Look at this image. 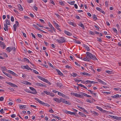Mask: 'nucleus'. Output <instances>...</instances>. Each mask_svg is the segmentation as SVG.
Segmentation results:
<instances>
[{
	"label": "nucleus",
	"mask_w": 121,
	"mask_h": 121,
	"mask_svg": "<svg viewBox=\"0 0 121 121\" xmlns=\"http://www.w3.org/2000/svg\"><path fill=\"white\" fill-rule=\"evenodd\" d=\"M24 90L26 92L29 93H30V91L28 89H25Z\"/></svg>",
	"instance_id": "864d4df0"
},
{
	"label": "nucleus",
	"mask_w": 121,
	"mask_h": 121,
	"mask_svg": "<svg viewBox=\"0 0 121 121\" xmlns=\"http://www.w3.org/2000/svg\"><path fill=\"white\" fill-rule=\"evenodd\" d=\"M20 108L21 109H22L23 108H26V105H20Z\"/></svg>",
	"instance_id": "7c9ffc66"
},
{
	"label": "nucleus",
	"mask_w": 121,
	"mask_h": 121,
	"mask_svg": "<svg viewBox=\"0 0 121 121\" xmlns=\"http://www.w3.org/2000/svg\"><path fill=\"white\" fill-rule=\"evenodd\" d=\"M80 94H78V97L80 98H82L84 96H85V94H86L85 93L81 92L80 93Z\"/></svg>",
	"instance_id": "39448f33"
},
{
	"label": "nucleus",
	"mask_w": 121,
	"mask_h": 121,
	"mask_svg": "<svg viewBox=\"0 0 121 121\" xmlns=\"http://www.w3.org/2000/svg\"><path fill=\"white\" fill-rule=\"evenodd\" d=\"M60 103L62 102L63 103H65V99H64L62 98H60Z\"/></svg>",
	"instance_id": "473e14b6"
},
{
	"label": "nucleus",
	"mask_w": 121,
	"mask_h": 121,
	"mask_svg": "<svg viewBox=\"0 0 121 121\" xmlns=\"http://www.w3.org/2000/svg\"><path fill=\"white\" fill-rule=\"evenodd\" d=\"M80 73L83 76L87 75L90 76L91 75L90 74L86 73L85 72H81Z\"/></svg>",
	"instance_id": "423d86ee"
},
{
	"label": "nucleus",
	"mask_w": 121,
	"mask_h": 121,
	"mask_svg": "<svg viewBox=\"0 0 121 121\" xmlns=\"http://www.w3.org/2000/svg\"><path fill=\"white\" fill-rule=\"evenodd\" d=\"M3 73H4V74L5 75H6V76H7L8 77L10 78H12V77L10 74L9 73H7L4 72H3Z\"/></svg>",
	"instance_id": "1a4fd4ad"
},
{
	"label": "nucleus",
	"mask_w": 121,
	"mask_h": 121,
	"mask_svg": "<svg viewBox=\"0 0 121 121\" xmlns=\"http://www.w3.org/2000/svg\"><path fill=\"white\" fill-rule=\"evenodd\" d=\"M36 85L38 86H42V87H46V86L45 85L43 84L37 82L36 83Z\"/></svg>",
	"instance_id": "6e6552de"
},
{
	"label": "nucleus",
	"mask_w": 121,
	"mask_h": 121,
	"mask_svg": "<svg viewBox=\"0 0 121 121\" xmlns=\"http://www.w3.org/2000/svg\"><path fill=\"white\" fill-rule=\"evenodd\" d=\"M67 3L73 5L74 4L75 1H71L67 2Z\"/></svg>",
	"instance_id": "c756f323"
},
{
	"label": "nucleus",
	"mask_w": 121,
	"mask_h": 121,
	"mask_svg": "<svg viewBox=\"0 0 121 121\" xmlns=\"http://www.w3.org/2000/svg\"><path fill=\"white\" fill-rule=\"evenodd\" d=\"M43 92L44 93L47 95H49L50 94V92L47 91H43Z\"/></svg>",
	"instance_id": "c03bdc74"
},
{
	"label": "nucleus",
	"mask_w": 121,
	"mask_h": 121,
	"mask_svg": "<svg viewBox=\"0 0 121 121\" xmlns=\"http://www.w3.org/2000/svg\"><path fill=\"white\" fill-rule=\"evenodd\" d=\"M93 18L95 20V21H96L97 19V18L96 17V16L95 15H94L93 17Z\"/></svg>",
	"instance_id": "79ce46f5"
},
{
	"label": "nucleus",
	"mask_w": 121,
	"mask_h": 121,
	"mask_svg": "<svg viewBox=\"0 0 121 121\" xmlns=\"http://www.w3.org/2000/svg\"><path fill=\"white\" fill-rule=\"evenodd\" d=\"M8 84L11 86L15 87H17L18 86L17 85H15V84H13L11 82H8Z\"/></svg>",
	"instance_id": "9d476101"
},
{
	"label": "nucleus",
	"mask_w": 121,
	"mask_h": 121,
	"mask_svg": "<svg viewBox=\"0 0 121 121\" xmlns=\"http://www.w3.org/2000/svg\"><path fill=\"white\" fill-rule=\"evenodd\" d=\"M27 1L29 3H32L33 1V0H27Z\"/></svg>",
	"instance_id": "a18cd8bd"
},
{
	"label": "nucleus",
	"mask_w": 121,
	"mask_h": 121,
	"mask_svg": "<svg viewBox=\"0 0 121 121\" xmlns=\"http://www.w3.org/2000/svg\"><path fill=\"white\" fill-rule=\"evenodd\" d=\"M6 50L7 51H9V52H10L12 50L11 48L10 47H9L7 48Z\"/></svg>",
	"instance_id": "c85d7f7f"
},
{
	"label": "nucleus",
	"mask_w": 121,
	"mask_h": 121,
	"mask_svg": "<svg viewBox=\"0 0 121 121\" xmlns=\"http://www.w3.org/2000/svg\"><path fill=\"white\" fill-rule=\"evenodd\" d=\"M84 47L88 51H90V49L89 48V47L88 46L84 44Z\"/></svg>",
	"instance_id": "a211bd4d"
},
{
	"label": "nucleus",
	"mask_w": 121,
	"mask_h": 121,
	"mask_svg": "<svg viewBox=\"0 0 121 121\" xmlns=\"http://www.w3.org/2000/svg\"><path fill=\"white\" fill-rule=\"evenodd\" d=\"M44 82L47 83L48 84H49V85H50L51 84L50 82L46 79H45Z\"/></svg>",
	"instance_id": "e433bc0d"
},
{
	"label": "nucleus",
	"mask_w": 121,
	"mask_h": 121,
	"mask_svg": "<svg viewBox=\"0 0 121 121\" xmlns=\"http://www.w3.org/2000/svg\"><path fill=\"white\" fill-rule=\"evenodd\" d=\"M64 112L66 113L73 115L75 114L74 112H71L68 111L66 110H64Z\"/></svg>",
	"instance_id": "20e7f679"
},
{
	"label": "nucleus",
	"mask_w": 121,
	"mask_h": 121,
	"mask_svg": "<svg viewBox=\"0 0 121 121\" xmlns=\"http://www.w3.org/2000/svg\"><path fill=\"white\" fill-rule=\"evenodd\" d=\"M37 77L39 79L41 80L43 82H44V81L45 79V78L39 76H37Z\"/></svg>",
	"instance_id": "f3484780"
},
{
	"label": "nucleus",
	"mask_w": 121,
	"mask_h": 121,
	"mask_svg": "<svg viewBox=\"0 0 121 121\" xmlns=\"http://www.w3.org/2000/svg\"><path fill=\"white\" fill-rule=\"evenodd\" d=\"M23 60L24 61H27L28 63L30 62L29 60L28 59L26 58H23Z\"/></svg>",
	"instance_id": "58836bf2"
},
{
	"label": "nucleus",
	"mask_w": 121,
	"mask_h": 121,
	"mask_svg": "<svg viewBox=\"0 0 121 121\" xmlns=\"http://www.w3.org/2000/svg\"><path fill=\"white\" fill-rule=\"evenodd\" d=\"M30 93H32L34 94H35L37 93V92L36 91V90H35V91H30Z\"/></svg>",
	"instance_id": "72a5a7b5"
},
{
	"label": "nucleus",
	"mask_w": 121,
	"mask_h": 121,
	"mask_svg": "<svg viewBox=\"0 0 121 121\" xmlns=\"http://www.w3.org/2000/svg\"><path fill=\"white\" fill-rule=\"evenodd\" d=\"M1 69L2 71L4 72V71H6L7 70L6 67L5 66H2L1 67Z\"/></svg>",
	"instance_id": "5701e85b"
},
{
	"label": "nucleus",
	"mask_w": 121,
	"mask_h": 121,
	"mask_svg": "<svg viewBox=\"0 0 121 121\" xmlns=\"http://www.w3.org/2000/svg\"><path fill=\"white\" fill-rule=\"evenodd\" d=\"M86 56H88L89 57V58L90 59V60L91 59L94 60H97L95 55H93L90 52H86Z\"/></svg>",
	"instance_id": "f257e3e1"
},
{
	"label": "nucleus",
	"mask_w": 121,
	"mask_h": 121,
	"mask_svg": "<svg viewBox=\"0 0 121 121\" xmlns=\"http://www.w3.org/2000/svg\"><path fill=\"white\" fill-rule=\"evenodd\" d=\"M71 94L75 96L78 97V94L75 93H71Z\"/></svg>",
	"instance_id": "a878e982"
},
{
	"label": "nucleus",
	"mask_w": 121,
	"mask_h": 121,
	"mask_svg": "<svg viewBox=\"0 0 121 121\" xmlns=\"http://www.w3.org/2000/svg\"><path fill=\"white\" fill-rule=\"evenodd\" d=\"M115 119L117 120H121V117H115Z\"/></svg>",
	"instance_id": "a19ab883"
},
{
	"label": "nucleus",
	"mask_w": 121,
	"mask_h": 121,
	"mask_svg": "<svg viewBox=\"0 0 121 121\" xmlns=\"http://www.w3.org/2000/svg\"><path fill=\"white\" fill-rule=\"evenodd\" d=\"M33 71L34 73L36 74H38L39 73L35 70H34Z\"/></svg>",
	"instance_id": "13d9d810"
},
{
	"label": "nucleus",
	"mask_w": 121,
	"mask_h": 121,
	"mask_svg": "<svg viewBox=\"0 0 121 121\" xmlns=\"http://www.w3.org/2000/svg\"><path fill=\"white\" fill-rule=\"evenodd\" d=\"M69 24L70 25H72L73 26H74V23L73 22H70L69 23Z\"/></svg>",
	"instance_id": "8fccbe9b"
},
{
	"label": "nucleus",
	"mask_w": 121,
	"mask_h": 121,
	"mask_svg": "<svg viewBox=\"0 0 121 121\" xmlns=\"http://www.w3.org/2000/svg\"><path fill=\"white\" fill-rule=\"evenodd\" d=\"M56 41L59 43H62L65 42L64 38L62 37H60L59 39H57Z\"/></svg>",
	"instance_id": "f03ea898"
},
{
	"label": "nucleus",
	"mask_w": 121,
	"mask_h": 121,
	"mask_svg": "<svg viewBox=\"0 0 121 121\" xmlns=\"http://www.w3.org/2000/svg\"><path fill=\"white\" fill-rule=\"evenodd\" d=\"M39 20L41 22L43 23H45V22L43 20L41 19H39Z\"/></svg>",
	"instance_id": "0e129e2a"
},
{
	"label": "nucleus",
	"mask_w": 121,
	"mask_h": 121,
	"mask_svg": "<svg viewBox=\"0 0 121 121\" xmlns=\"http://www.w3.org/2000/svg\"><path fill=\"white\" fill-rule=\"evenodd\" d=\"M11 21L13 22L14 21V18L13 16H12L11 17Z\"/></svg>",
	"instance_id": "774afa93"
},
{
	"label": "nucleus",
	"mask_w": 121,
	"mask_h": 121,
	"mask_svg": "<svg viewBox=\"0 0 121 121\" xmlns=\"http://www.w3.org/2000/svg\"><path fill=\"white\" fill-rule=\"evenodd\" d=\"M14 30V31H16L17 29V26L16 24H15L13 26Z\"/></svg>",
	"instance_id": "4c0bfd02"
},
{
	"label": "nucleus",
	"mask_w": 121,
	"mask_h": 121,
	"mask_svg": "<svg viewBox=\"0 0 121 121\" xmlns=\"http://www.w3.org/2000/svg\"><path fill=\"white\" fill-rule=\"evenodd\" d=\"M35 99L39 103V102L40 101V100H39V99H38V98H35Z\"/></svg>",
	"instance_id": "69168bd1"
},
{
	"label": "nucleus",
	"mask_w": 121,
	"mask_h": 121,
	"mask_svg": "<svg viewBox=\"0 0 121 121\" xmlns=\"http://www.w3.org/2000/svg\"><path fill=\"white\" fill-rule=\"evenodd\" d=\"M91 81L89 80H87L85 82V83L86 84H87L88 83H90L91 84Z\"/></svg>",
	"instance_id": "de8ad7c7"
},
{
	"label": "nucleus",
	"mask_w": 121,
	"mask_h": 121,
	"mask_svg": "<svg viewBox=\"0 0 121 121\" xmlns=\"http://www.w3.org/2000/svg\"><path fill=\"white\" fill-rule=\"evenodd\" d=\"M83 60H84L85 61H90V59L89 58V57L88 56H87L85 57H84L83 59Z\"/></svg>",
	"instance_id": "2eb2a0df"
},
{
	"label": "nucleus",
	"mask_w": 121,
	"mask_h": 121,
	"mask_svg": "<svg viewBox=\"0 0 121 121\" xmlns=\"http://www.w3.org/2000/svg\"><path fill=\"white\" fill-rule=\"evenodd\" d=\"M77 74L74 72H73L72 73V74H71V75L74 77H76L77 76Z\"/></svg>",
	"instance_id": "ea45409f"
},
{
	"label": "nucleus",
	"mask_w": 121,
	"mask_h": 121,
	"mask_svg": "<svg viewBox=\"0 0 121 121\" xmlns=\"http://www.w3.org/2000/svg\"><path fill=\"white\" fill-rule=\"evenodd\" d=\"M0 45L2 46L3 47V49H4L5 48V44L1 41H0Z\"/></svg>",
	"instance_id": "ddd939ff"
},
{
	"label": "nucleus",
	"mask_w": 121,
	"mask_h": 121,
	"mask_svg": "<svg viewBox=\"0 0 121 121\" xmlns=\"http://www.w3.org/2000/svg\"><path fill=\"white\" fill-rule=\"evenodd\" d=\"M6 24L7 25H10V21L9 20L7 19H6L5 20Z\"/></svg>",
	"instance_id": "b1692460"
},
{
	"label": "nucleus",
	"mask_w": 121,
	"mask_h": 121,
	"mask_svg": "<svg viewBox=\"0 0 121 121\" xmlns=\"http://www.w3.org/2000/svg\"><path fill=\"white\" fill-rule=\"evenodd\" d=\"M18 9L21 11H22L23 10V8L20 4H18L17 5Z\"/></svg>",
	"instance_id": "f8f14e48"
},
{
	"label": "nucleus",
	"mask_w": 121,
	"mask_h": 121,
	"mask_svg": "<svg viewBox=\"0 0 121 121\" xmlns=\"http://www.w3.org/2000/svg\"><path fill=\"white\" fill-rule=\"evenodd\" d=\"M96 108L98 109L99 110L101 111H102L103 110L102 108L100 107H99L98 106H96Z\"/></svg>",
	"instance_id": "2f4dec72"
},
{
	"label": "nucleus",
	"mask_w": 121,
	"mask_h": 121,
	"mask_svg": "<svg viewBox=\"0 0 121 121\" xmlns=\"http://www.w3.org/2000/svg\"><path fill=\"white\" fill-rule=\"evenodd\" d=\"M111 97L114 98H117L119 97V95L118 94H117L112 96Z\"/></svg>",
	"instance_id": "4be33fe9"
},
{
	"label": "nucleus",
	"mask_w": 121,
	"mask_h": 121,
	"mask_svg": "<svg viewBox=\"0 0 121 121\" xmlns=\"http://www.w3.org/2000/svg\"><path fill=\"white\" fill-rule=\"evenodd\" d=\"M56 84L57 85V86H59V87H61L62 86V84L59 82H56Z\"/></svg>",
	"instance_id": "aec40b11"
},
{
	"label": "nucleus",
	"mask_w": 121,
	"mask_h": 121,
	"mask_svg": "<svg viewBox=\"0 0 121 121\" xmlns=\"http://www.w3.org/2000/svg\"><path fill=\"white\" fill-rule=\"evenodd\" d=\"M59 3L60 5L62 6H64L65 5V4L61 0L59 2Z\"/></svg>",
	"instance_id": "c9c22d12"
},
{
	"label": "nucleus",
	"mask_w": 121,
	"mask_h": 121,
	"mask_svg": "<svg viewBox=\"0 0 121 121\" xmlns=\"http://www.w3.org/2000/svg\"><path fill=\"white\" fill-rule=\"evenodd\" d=\"M29 88L32 91H35V89H34V88L33 87H30Z\"/></svg>",
	"instance_id": "bf43d9fd"
},
{
	"label": "nucleus",
	"mask_w": 121,
	"mask_h": 121,
	"mask_svg": "<svg viewBox=\"0 0 121 121\" xmlns=\"http://www.w3.org/2000/svg\"><path fill=\"white\" fill-rule=\"evenodd\" d=\"M97 80H98V81L101 84H102L103 85H106L107 84L105 82H104V81H102V80H101L100 79H98Z\"/></svg>",
	"instance_id": "0eeeda50"
},
{
	"label": "nucleus",
	"mask_w": 121,
	"mask_h": 121,
	"mask_svg": "<svg viewBox=\"0 0 121 121\" xmlns=\"http://www.w3.org/2000/svg\"><path fill=\"white\" fill-rule=\"evenodd\" d=\"M65 104H68V105H70L71 104V103L70 102L68 101H66L65 100V103H64Z\"/></svg>",
	"instance_id": "49530a36"
},
{
	"label": "nucleus",
	"mask_w": 121,
	"mask_h": 121,
	"mask_svg": "<svg viewBox=\"0 0 121 121\" xmlns=\"http://www.w3.org/2000/svg\"><path fill=\"white\" fill-rule=\"evenodd\" d=\"M0 112L2 114H3L4 113V111L3 109H2L0 110Z\"/></svg>",
	"instance_id": "6e6d98bb"
},
{
	"label": "nucleus",
	"mask_w": 121,
	"mask_h": 121,
	"mask_svg": "<svg viewBox=\"0 0 121 121\" xmlns=\"http://www.w3.org/2000/svg\"><path fill=\"white\" fill-rule=\"evenodd\" d=\"M79 26H80L83 29H84V26L83 24L81 22H80L79 24Z\"/></svg>",
	"instance_id": "393cba45"
},
{
	"label": "nucleus",
	"mask_w": 121,
	"mask_h": 121,
	"mask_svg": "<svg viewBox=\"0 0 121 121\" xmlns=\"http://www.w3.org/2000/svg\"><path fill=\"white\" fill-rule=\"evenodd\" d=\"M52 115L54 118H57L59 120H60L61 119V118L60 117H59L57 116H56L53 114H52Z\"/></svg>",
	"instance_id": "bb28decb"
},
{
	"label": "nucleus",
	"mask_w": 121,
	"mask_h": 121,
	"mask_svg": "<svg viewBox=\"0 0 121 121\" xmlns=\"http://www.w3.org/2000/svg\"><path fill=\"white\" fill-rule=\"evenodd\" d=\"M91 113H93V114L95 115H97L98 114V113L94 111H92L91 110Z\"/></svg>",
	"instance_id": "f704fd0d"
},
{
	"label": "nucleus",
	"mask_w": 121,
	"mask_h": 121,
	"mask_svg": "<svg viewBox=\"0 0 121 121\" xmlns=\"http://www.w3.org/2000/svg\"><path fill=\"white\" fill-rule=\"evenodd\" d=\"M22 67L23 69H26L28 70H32V69L29 67V66L27 65H22Z\"/></svg>",
	"instance_id": "7ed1b4c3"
},
{
	"label": "nucleus",
	"mask_w": 121,
	"mask_h": 121,
	"mask_svg": "<svg viewBox=\"0 0 121 121\" xmlns=\"http://www.w3.org/2000/svg\"><path fill=\"white\" fill-rule=\"evenodd\" d=\"M4 30L6 31L7 30L8 31V30L9 28L8 26L6 24H4Z\"/></svg>",
	"instance_id": "9b49d317"
},
{
	"label": "nucleus",
	"mask_w": 121,
	"mask_h": 121,
	"mask_svg": "<svg viewBox=\"0 0 121 121\" xmlns=\"http://www.w3.org/2000/svg\"><path fill=\"white\" fill-rule=\"evenodd\" d=\"M63 93L60 92H58V95L60 96H61L62 95H63Z\"/></svg>",
	"instance_id": "052dcab7"
},
{
	"label": "nucleus",
	"mask_w": 121,
	"mask_h": 121,
	"mask_svg": "<svg viewBox=\"0 0 121 121\" xmlns=\"http://www.w3.org/2000/svg\"><path fill=\"white\" fill-rule=\"evenodd\" d=\"M97 40L99 42H101L102 41V39H101L99 38V37H97Z\"/></svg>",
	"instance_id": "37998d69"
},
{
	"label": "nucleus",
	"mask_w": 121,
	"mask_h": 121,
	"mask_svg": "<svg viewBox=\"0 0 121 121\" xmlns=\"http://www.w3.org/2000/svg\"><path fill=\"white\" fill-rule=\"evenodd\" d=\"M48 31L50 32V33H52L53 31V30L51 29V28H49L48 29Z\"/></svg>",
	"instance_id": "603ef678"
},
{
	"label": "nucleus",
	"mask_w": 121,
	"mask_h": 121,
	"mask_svg": "<svg viewBox=\"0 0 121 121\" xmlns=\"http://www.w3.org/2000/svg\"><path fill=\"white\" fill-rule=\"evenodd\" d=\"M54 101H56L58 103H60V99H58L57 98H55L54 99Z\"/></svg>",
	"instance_id": "dca6fc26"
},
{
	"label": "nucleus",
	"mask_w": 121,
	"mask_h": 121,
	"mask_svg": "<svg viewBox=\"0 0 121 121\" xmlns=\"http://www.w3.org/2000/svg\"><path fill=\"white\" fill-rule=\"evenodd\" d=\"M22 83L24 84H25L26 85H31V84L30 82H28L27 81H23V82Z\"/></svg>",
	"instance_id": "6ab92c4d"
},
{
	"label": "nucleus",
	"mask_w": 121,
	"mask_h": 121,
	"mask_svg": "<svg viewBox=\"0 0 121 121\" xmlns=\"http://www.w3.org/2000/svg\"><path fill=\"white\" fill-rule=\"evenodd\" d=\"M65 33L67 35H68L70 36L71 35H72V34L70 33L68 31L66 30H65L64 31Z\"/></svg>",
	"instance_id": "4468645a"
},
{
	"label": "nucleus",
	"mask_w": 121,
	"mask_h": 121,
	"mask_svg": "<svg viewBox=\"0 0 121 121\" xmlns=\"http://www.w3.org/2000/svg\"><path fill=\"white\" fill-rule=\"evenodd\" d=\"M56 71L58 73V74L62 76L63 75L62 73H61V72L58 69H56Z\"/></svg>",
	"instance_id": "cd10ccee"
},
{
	"label": "nucleus",
	"mask_w": 121,
	"mask_h": 121,
	"mask_svg": "<svg viewBox=\"0 0 121 121\" xmlns=\"http://www.w3.org/2000/svg\"><path fill=\"white\" fill-rule=\"evenodd\" d=\"M43 105L47 107H49L50 106L49 104L45 103Z\"/></svg>",
	"instance_id": "5fc2aeb1"
},
{
	"label": "nucleus",
	"mask_w": 121,
	"mask_h": 121,
	"mask_svg": "<svg viewBox=\"0 0 121 121\" xmlns=\"http://www.w3.org/2000/svg\"><path fill=\"white\" fill-rule=\"evenodd\" d=\"M113 31H114V32H115L116 33H117V30L116 28H113Z\"/></svg>",
	"instance_id": "338daca9"
},
{
	"label": "nucleus",
	"mask_w": 121,
	"mask_h": 121,
	"mask_svg": "<svg viewBox=\"0 0 121 121\" xmlns=\"http://www.w3.org/2000/svg\"><path fill=\"white\" fill-rule=\"evenodd\" d=\"M24 17L26 19H29L30 18L29 17L26 16H24Z\"/></svg>",
	"instance_id": "e2e57ef3"
},
{
	"label": "nucleus",
	"mask_w": 121,
	"mask_h": 121,
	"mask_svg": "<svg viewBox=\"0 0 121 121\" xmlns=\"http://www.w3.org/2000/svg\"><path fill=\"white\" fill-rule=\"evenodd\" d=\"M33 26L36 29H37L38 30L39 28L38 27H37V26H36V25H35V24L33 25Z\"/></svg>",
	"instance_id": "680f3d73"
},
{
	"label": "nucleus",
	"mask_w": 121,
	"mask_h": 121,
	"mask_svg": "<svg viewBox=\"0 0 121 121\" xmlns=\"http://www.w3.org/2000/svg\"><path fill=\"white\" fill-rule=\"evenodd\" d=\"M33 9H35L36 11H37L38 9V8L35 6H34L33 7Z\"/></svg>",
	"instance_id": "4d7b16f0"
},
{
	"label": "nucleus",
	"mask_w": 121,
	"mask_h": 121,
	"mask_svg": "<svg viewBox=\"0 0 121 121\" xmlns=\"http://www.w3.org/2000/svg\"><path fill=\"white\" fill-rule=\"evenodd\" d=\"M79 114L82 117H86V115L84 114L83 113L80 112H79Z\"/></svg>",
	"instance_id": "412c9836"
},
{
	"label": "nucleus",
	"mask_w": 121,
	"mask_h": 121,
	"mask_svg": "<svg viewBox=\"0 0 121 121\" xmlns=\"http://www.w3.org/2000/svg\"><path fill=\"white\" fill-rule=\"evenodd\" d=\"M74 41H76V42H75L78 43L79 44H80L81 43V42L78 40H76L75 39Z\"/></svg>",
	"instance_id": "09e8293b"
},
{
	"label": "nucleus",
	"mask_w": 121,
	"mask_h": 121,
	"mask_svg": "<svg viewBox=\"0 0 121 121\" xmlns=\"http://www.w3.org/2000/svg\"><path fill=\"white\" fill-rule=\"evenodd\" d=\"M89 33L91 35H95V33H94L91 31H90L89 32Z\"/></svg>",
	"instance_id": "3c124183"
}]
</instances>
